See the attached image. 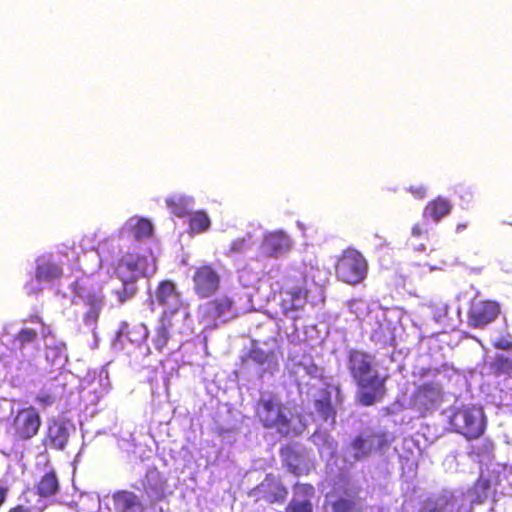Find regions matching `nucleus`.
<instances>
[{
  "label": "nucleus",
  "mask_w": 512,
  "mask_h": 512,
  "mask_svg": "<svg viewBox=\"0 0 512 512\" xmlns=\"http://www.w3.org/2000/svg\"><path fill=\"white\" fill-rule=\"evenodd\" d=\"M346 367L352 381L358 387L357 402L362 406H371L386 395V382L389 374H381L376 367V357L361 349L349 350Z\"/></svg>",
  "instance_id": "f257e3e1"
},
{
  "label": "nucleus",
  "mask_w": 512,
  "mask_h": 512,
  "mask_svg": "<svg viewBox=\"0 0 512 512\" xmlns=\"http://www.w3.org/2000/svg\"><path fill=\"white\" fill-rule=\"evenodd\" d=\"M308 293V278L304 271L292 269L286 273L279 288V307L283 315L298 319L295 313L305 308Z\"/></svg>",
  "instance_id": "f03ea898"
},
{
  "label": "nucleus",
  "mask_w": 512,
  "mask_h": 512,
  "mask_svg": "<svg viewBox=\"0 0 512 512\" xmlns=\"http://www.w3.org/2000/svg\"><path fill=\"white\" fill-rule=\"evenodd\" d=\"M291 411L273 393L262 394L255 404V418L265 429H275L283 436L292 434Z\"/></svg>",
  "instance_id": "7ed1b4c3"
},
{
  "label": "nucleus",
  "mask_w": 512,
  "mask_h": 512,
  "mask_svg": "<svg viewBox=\"0 0 512 512\" xmlns=\"http://www.w3.org/2000/svg\"><path fill=\"white\" fill-rule=\"evenodd\" d=\"M367 272V260L360 251L352 247L344 249L334 264L336 279L352 286L363 282Z\"/></svg>",
  "instance_id": "20e7f679"
},
{
  "label": "nucleus",
  "mask_w": 512,
  "mask_h": 512,
  "mask_svg": "<svg viewBox=\"0 0 512 512\" xmlns=\"http://www.w3.org/2000/svg\"><path fill=\"white\" fill-rule=\"evenodd\" d=\"M70 288L74 293V298L88 307L83 315V321L86 324L96 323L105 301L102 289L88 276L76 279ZM75 302L77 303V301Z\"/></svg>",
  "instance_id": "39448f33"
},
{
  "label": "nucleus",
  "mask_w": 512,
  "mask_h": 512,
  "mask_svg": "<svg viewBox=\"0 0 512 512\" xmlns=\"http://www.w3.org/2000/svg\"><path fill=\"white\" fill-rule=\"evenodd\" d=\"M450 424L455 432L463 435L468 440L480 438L486 428L484 412L481 408L460 407L451 415Z\"/></svg>",
  "instance_id": "423d86ee"
},
{
  "label": "nucleus",
  "mask_w": 512,
  "mask_h": 512,
  "mask_svg": "<svg viewBox=\"0 0 512 512\" xmlns=\"http://www.w3.org/2000/svg\"><path fill=\"white\" fill-rule=\"evenodd\" d=\"M394 437L385 430H368L354 437L349 446L353 450L355 460H362L375 453L387 450Z\"/></svg>",
  "instance_id": "0eeeda50"
},
{
  "label": "nucleus",
  "mask_w": 512,
  "mask_h": 512,
  "mask_svg": "<svg viewBox=\"0 0 512 512\" xmlns=\"http://www.w3.org/2000/svg\"><path fill=\"white\" fill-rule=\"evenodd\" d=\"M41 416L35 407H25L18 410L10 430L18 441H27L36 436L41 427Z\"/></svg>",
  "instance_id": "6e6552de"
},
{
  "label": "nucleus",
  "mask_w": 512,
  "mask_h": 512,
  "mask_svg": "<svg viewBox=\"0 0 512 512\" xmlns=\"http://www.w3.org/2000/svg\"><path fill=\"white\" fill-rule=\"evenodd\" d=\"M193 291L201 299L209 298L220 288L221 276L211 264L196 266L192 275Z\"/></svg>",
  "instance_id": "1a4fd4ad"
},
{
  "label": "nucleus",
  "mask_w": 512,
  "mask_h": 512,
  "mask_svg": "<svg viewBox=\"0 0 512 512\" xmlns=\"http://www.w3.org/2000/svg\"><path fill=\"white\" fill-rule=\"evenodd\" d=\"M148 258L137 252H127L116 262L115 275L121 281H137L147 276Z\"/></svg>",
  "instance_id": "9d476101"
},
{
  "label": "nucleus",
  "mask_w": 512,
  "mask_h": 512,
  "mask_svg": "<svg viewBox=\"0 0 512 512\" xmlns=\"http://www.w3.org/2000/svg\"><path fill=\"white\" fill-rule=\"evenodd\" d=\"M248 495H256L255 501L263 500L269 504H282L286 501L288 489L279 476L268 473L258 485L248 492Z\"/></svg>",
  "instance_id": "9b49d317"
},
{
  "label": "nucleus",
  "mask_w": 512,
  "mask_h": 512,
  "mask_svg": "<svg viewBox=\"0 0 512 512\" xmlns=\"http://www.w3.org/2000/svg\"><path fill=\"white\" fill-rule=\"evenodd\" d=\"M442 402V391L440 385L423 383L419 385L411 397V408L425 417L433 412Z\"/></svg>",
  "instance_id": "f8f14e48"
},
{
  "label": "nucleus",
  "mask_w": 512,
  "mask_h": 512,
  "mask_svg": "<svg viewBox=\"0 0 512 512\" xmlns=\"http://www.w3.org/2000/svg\"><path fill=\"white\" fill-rule=\"evenodd\" d=\"M501 313V305L495 300H477L470 304L467 312L468 325L482 329L494 322Z\"/></svg>",
  "instance_id": "ddd939ff"
},
{
  "label": "nucleus",
  "mask_w": 512,
  "mask_h": 512,
  "mask_svg": "<svg viewBox=\"0 0 512 512\" xmlns=\"http://www.w3.org/2000/svg\"><path fill=\"white\" fill-rule=\"evenodd\" d=\"M152 222L144 217L134 216L129 218L117 232L118 240L142 241L153 235Z\"/></svg>",
  "instance_id": "4468645a"
},
{
  "label": "nucleus",
  "mask_w": 512,
  "mask_h": 512,
  "mask_svg": "<svg viewBox=\"0 0 512 512\" xmlns=\"http://www.w3.org/2000/svg\"><path fill=\"white\" fill-rule=\"evenodd\" d=\"M141 485L151 504L166 499L167 480L157 468L147 469L141 480Z\"/></svg>",
  "instance_id": "2eb2a0df"
},
{
  "label": "nucleus",
  "mask_w": 512,
  "mask_h": 512,
  "mask_svg": "<svg viewBox=\"0 0 512 512\" xmlns=\"http://www.w3.org/2000/svg\"><path fill=\"white\" fill-rule=\"evenodd\" d=\"M292 241L283 231L266 234L261 243L262 253L270 258H277L290 251Z\"/></svg>",
  "instance_id": "dca6fc26"
},
{
  "label": "nucleus",
  "mask_w": 512,
  "mask_h": 512,
  "mask_svg": "<svg viewBox=\"0 0 512 512\" xmlns=\"http://www.w3.org/2000/svg\"><path fill=\"white\" fill-rule=\"evenodd\" d=\"M156 298L158 303L171 313L177 312L182 306L181 293L171 280H163L158 284Z\"/></svg>",
  "instance_id": "f3484780"
},
{
  "label": "nucleus",
  "mask_w": 512,
  "mask_h": 512,
  "mask_svg": "<svg viewBox=\"0 0 512 512\" xmlns=\"http://www.w3.org/2000/svg\"><path fill=\"white\" fill-rule=\"evenodd\" d=\"M69 439V433L66 424L58 419H52L48 422L46 435L43 439L45 447L54 450H63Z\"/></svg>",
  "instance_id": "a211bd4d"
},
{
  "label": "nucleus",
  "mask_w": 512,
  "mask_h": 512,
  "mask_svg": "<svg viewBox=\"0 0 512 512\" xmlns=\"http://www.w3.org/2000/svg\"><path fill=\"white\" fill-rule=\"evenodd\" d=\"M115 512H145L141 498L130 490H117L112 495Z\"/></svg>",
  "instance_id": "6ab92c4d"
},
{
  "label": "nucleus",
  "mask_w": 512,
  "mask_h": 512,
  "mask_svg": "<svg viewBox=\"0 0 512 512\" xmlns=\"http://www.w3.org/2000/svg\"><path fill=\"white\" fill-rule=\"evenodd\" d=\"M233 300L227 295H221L204 305V315L210 319H228L233 315Z\"/></svg>",
  "instance_id": "aec40b11"
},
{
  "label": "nucleus",
  "mask_w": 512,
  "mask_h": 512,
  "mask_svg": "<svg viewBox=\"0 0 512 512\" xmlns=\"http://www.w3.org/2000/svg\"><path fill=\"white\" fill-rule=\"evenodd\" d=\"M343 495L331 502L332 512H357L360 511L359 487H346L343 489Z\"/></svg>",
  "instance_id": "412c9836"
},
{
  "label": "nucleus",
  "mask_w": 512,
  "mask_h": 512,
  "mask_svg": "<svg viewBox=\"0 0 512 512\" xmlns=\"http://www.w3.org/2000/svg\"><path fill=\"white\" fill-rule=\"evenodd\" d=\"M279 454L283 464L288 468L290 473L296 476L303 473V457L295 444L288 443L281 446Z\"/></svg>",
  "instance_id": "4be33fe9"
},
{
  "label": "nucleus",
  "mask_w": 512,
  "mask_h": 512,
  "mask_svg": "<svg viewBox=\"0 0 512 512\" xmlns=\"http://www.w3.org/2000/svg\"><path fill=\"white\" fill-rule=\"evenodd\" d=\"M452 210L451 203L444 197L438 196L430 200L423 210V217L439 222L442 218L449 215Z\"/></svg>",
  "instance_id": "5701e85b"
},
{
  "label": "nucleus",
  "mask_w": 512,
  "mask_h": 512,
  "mask_svg": "<svg viewBox=\"0 0 512 512\" xmlns=\"http://www.w3.org/2000/svg\"><path fill=\"white\" fill-rule=\"evenodd\" d=\"M121 341L127 340L132 344L140 345L148 337L147 327L142 323L128 324L122 323L117 333Z\"/></svg>",
  "instance_id": "b1692460"
},
{
  "label": "nucleus",
  "mask_w": 512,
  "mask_h": 512,
  "mask_svg": "<svg viewBox=\"0 0 512 512\" xmlns=\"http://www.w3.org/2000/svg\"><path fill=\"white\" fill-rule=\"evenodd\" d=\"M62 276L63 269L61 265L52 261L38 263L35 268V278L38 282H52Z\"/></svg>",
  "instance_id": "393cba45"
},
{
  "label": "nucleus",
  "mask_w": 512,
  "mask_h": 512,
  "mask_svg": "<svg viewBox=\"0 0 512 512\" xmlns=\"http://www.w3.org/2000/svg\"><path fill=\"white\" fill-rule=\"evenodd\" d=\"M37 494L42 498H48L56 495L59 491V480L55 471L46 472L36 483Z\"/></svg>",
  "instance_id": "a878e982"
},
{
  "label": "nucleus",
  "mask_w": 512,
  "mask_h": 512,
  "mask_svg": "<svg viewBox=\"0 0 512 512\" xmlns=\"http://www.w3.org/2000/svg\"><path fill=\"white\" fill-rule=\"evenodd\" d=\"M173 327L172 320L169 316H163L161 319L160 325L157 327L155 331V335L153 338L154 347L162 352L164 348L167 346V343L170 339L169 330Z\"/></svg>",
  "instance_id": "bb28decb"
},
{
  "label": "nucleus",
  "mask_w": 512,
  "mask_h": 512,
  "mask_svg": "<svg viewBox=\"0 0 512 512\" xmlns=\"http://www.w3.org/2000/svg\"><path fill=\"white\" fill-rule=\"evenodd\" d=\"M314 407L322 420L335 422L336 410L332 404L331 394L328 391H324L322 397L315 400Z\"/></svg>",
  "instance_id": "cd10ccee"
},
{
  "label": "nucleus",
  "mask_w": 512,
  "mask_h": 512,
  "mask_svg": "<svg viewBox=\"0 0 512 512\" xmlns=\"http://www.w3.org/2000/svg\"><path fill=\"white\" fill-rule=\"evenodd\" d=\"M188 228L190 233L199 234L206 232L211 225L208 214L203 210L189 213Z\"/></svg>",
  "instance_id": "c85d7f7f"
},
{
  "label": "nucleus",
  "mask_w": 512,
  "mask_h": 512,
  "mask_svg": "<svg viewBox=\"0 0 512 512\" xmlns=\"http://www.w3.org/2000/svg\"><path fill=\"white\" fill-rule=\"evenodd\" d=\"M494 449V444L490 439L483 440L480 444L471 445L468 450L470 457L481 459L483 457H489Z\"/></svg>",
  "instance_id": "c756f323"
},
{
  "label": "nucleus",
  "mask_w": 512,
  "mask_h": 512,
  "mask_svg": "<svg viewBox=\"0 0 512 512\" xmlns=\"http://www.w3.org/2000/svg\"><path fill=\"white\" fill-rule=\"evenodd\" d=\"M122 284L123 285L120 290L114 291V294L116 295L118 302L121 304L125 303L127 300L132 299L138 291L136 281H122Z\"/></svg>",
  "instance_id": "7c9ffc66"
},
{
  "label": "nucleus",
  "mask_w": 512,
  "mask_h": 512,
  "mask_svg": "<svg viewBox=\"0 0 512 512\" xmlns=\"http://www.w3.org/2000/svg\"><path fill=\"white\" fill-rule=\"evenodd\" d=\"M38 333L36 330L31 328H22L15 335L14 339L21 348L28 344L34 343L37 340Z\"/></svg>",
  "instance_id": "2f4dec72"
},
{
  "label": "nucleus",
  "mask_w": 512,
  "mask_h": 512,
  "mask_svg": "<svg viewBox=\"0 0 512 512\" xmlns=\"http://www.w3.org/2000/svg\"><path fill=\"white\" fill-rule=\"evenodd\" d=\"M272 356V352L264 351L258 347H253L247 354V357L258 365H264L265 363L269 362Z\"/></svg>",
  "instance_id": "473e14b6"
},
{
  "label": "nucleus",
  "mask_w": 512,
  "mask_h": 512,
  "mask_svg": "<svg viewBox=\"0 0 512 512\" xmlns=\"http://www.w3.org/2000/svg\"><path fill=\"white\" fill-rule=\"evenodd\" d=\"M167 206L170 211L178 216L184 217L189 215V211L183 199L181 198H169L167 199Z\"/></svg>",
  "instance_id": "72a5a7b5"
},
{
  "label": "nucleus",
  "mask_w": 512,
  "mask_h": 512,
  "mask_svg": "<svg viewBox=\"0 0 512 512\" xmlns=\"http://www.w3.org/2000/svg\"><path fill=\"white\" fill-rule=\"evenodd\" d=\"M493 367L498 373L509 374L512 372V358L504 355H497Z\"/></svg>",
  "instance_id": "f704fd0d"
},
{
  "label": "nucleus",
  "mask_w": 512,
  "mask_h": 512,
  "mask_svg": "<svg viewBox=\"0 0 512 512\" xmlns=\"http://www.w3.org/2000/svg\"><path fill=\"white\" fill-rule=\"evenodd\" d=\"M286 512H313V505L309 500H291L285 508Z\"/></svg>",
  "instance_id": "c9c22d12"
},
{
  "label": "nucleus",
  "mask_w": 512,
  "mask_h": 512,
  "mask_svg": "<svg viewBox=\"0 0 512 512\" xmlns=\"http://www.w3.org/2000/svg\"><path fill=\"white\" fill-rule=\"evenodd\" d=\"M249 242L245 238L234 239L228 249L229 255L244 253L249 249Z\"/></svg>",
  "instance_id": "e433bc0d"
},
{
  "label": "nucleus",
  "mask_w": 512,
  "mask_h": 512,
  "mask_svg": "<svg viewBox=\"0 0 512 512\" xmlns=\"http://www.w3.org/2000/svg\"><path fill=\"white\" fill-rule=\"evenodd\" d=\"M25 321L40 324L42 326L40 333L44 339L47 338L48 336H52L53 333L51 328L44 323L43 318L41 316L37 314H31Z\"/></svg>",
  "instance_id": "4c0bfd02"
},
{
  "label": "nucleus",
  "mask_w": 512,
  "mask_h": 512,
  "mask_svg": "<svg viewBox=\"0 0 512 512\" xmlns=\"http://www.w3.org/2000/svg\"><path fill=\"white\" fill-rule=\"evenodd\" d=\"M44 507L35 509L32 506H27L25 504H17L14 507H11L8 512H43Z\"/></svg>",
  "instance_id": "58836bf2"
},
{
  "label": "nucleus",
  "mask_w": 512,
  "mask_h": 512,
  "mask_svg": "<svg viewBox=\"0 0 512 512\" xmlns=\"http://www.w3.org/2000/svg\"><path fill=\"white\" fill-rule=\"evenodd\" d=\"M493 347L500 350H512V341L506 338H499L493 343Z\"/></svg>",
  "instance_id": "ea45409f"
},
{
  "label": "nucleus",
  "mask_w": 512,
  "mask_h": 512,
  "mask_svg": "<svg viewBox=\"0 0 512 512\" xmlns=\"http://www.w3.org/2000/svg\"><path fill=\"white\" fill-rule=\"evenodd\" d=\"M408 191L417 199H423L426 196V188L422 185L410 186Z\"/></svg>",
  "instance_id": "a19ab883"
},
{
  "label": "nucleus",
  "mask_w": 512,
  "mask_h": 512,
  "mask_svg": "<svg viewBox=\"0 0 512 512\" xmlns=\"http://www.w3.org/2000/svg\"><path fill=\"white\" fill-rule=\"evenodd\" d=\"M296 488L298 489L299 493L305 495V496H313L315 493V489L313 485L311 484H296Z\"/></svg>",
  "instance_id": "79ce46f5"
},
{
  "label": "nucleus",
  "mask_w": 512,
  "mask_h": 512,
  "mask_svg": "<svg viewBox=\"0 0 512 512\" xmlns=\"http://www.w3.org/2000/svg\"><path fill=\"white\" fill-rule=\"evenodd\" d=\"M419 512H446V511H445L444 507H440L437 505H433V506L426 505V506H423Z\"/></svg>",
  "instance_id": "37998d69"
},
{
  "label": "nucleus",
  "mask_w": 512,
  "mask_h": 512,
  "mask_svg": "<svg viewBox=\"0 0 512 512\" xmlns=\"http://www.w3.org/2000/svg\"><path fill=\"white\" fill-rule=\"evenodd\" d=\"M37 401L43 406L50 405L52 403V398L49 395L38 396Z\"/></svg>",
  "instance_id": "c03bdc74"
},
{
  "label": "nucleus",
  "mask_w": 512,
  "mask_h": 512,
  "mask_svg": "<svg viewBox=\"0 0 512 512\" xmlns=\"http://www.w3.org/2000/svg\"><path fill=\"white\" fill-rule=\"evenodd\" d=\"M8 495V489L0 485V507L5 503Z\"/></svg>",
  "instance_id": "a18cd8bd"
},
{
  "label": "nucleus",
  "mask_w": 512,
  "mask_h": 512,
  "mask_svg": "<svg viewBox=\"0 0 512 512\" xmlns=\"http://www.w3.org/2000/svg\"><path fill=\"white\" fill-rule=\"evenodd\" d=\"M424 230L420 224H415L412 227L411 233L413 236L419 237L423 234Z\"/></svg>",
  "instance_id": "49530a36"
},
{
  "label": "nucleus",
  "mask_w": 512,
  "mask_h": 512,
  "mask_svg": "<svg viewBox=\"0 0 512 512\" xmlns=\"http://www.w3.org/2000/svg\"><path fill=\"white\" fill-rule=\"evenodd\" d=\"M466 227H467L466 224H459V225H457L456 231L459 232L460 230L465 229Z\"/></svg>",
  "instance_id": "de8ad7c7"
}]
</instances>
